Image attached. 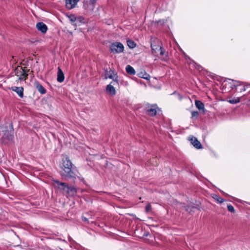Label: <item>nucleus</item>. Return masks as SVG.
<instances>
[{"label": "nucleus", "instance_id": "f257e3e1", "mask_svg": "<svg viewBox=\"0 0 250 250\" xmlns=\"http://www.w3.org/2000/svg\"><path fill=\"white\" fill-rule=\"evenodd\" d=\"M2 131L3 134L2 137V141L3 143H7L8 141L9 142H13L14 140L13 130L12 125H9V129L6 127Z\"/></svg>", "mask_w": 250, "mask_h": 250}, {"label": "nucleus", "instance_id": "f03ea898", "mask_svg": "<svg viewBox=\"0 0 250 250\" xmlns=\"http://www.w3.org/2000/svg\"><path fill=\"white\" fill-rule=\"evenodd\" d=\"M29 71V69L23 68L21 66H18L15 69V75L19 77V79L21 81H25L27 79Z\"/></svg>", "mask_w": 250, "mask_h": 250}, {"label": "nucleus", "instance_id": "7ed1b4c3", "mask_svg": "<svg viewBox=\"0 0 250 250\" xmlns=\"http://www.w3.org/2000/svg\"><path fill=\"white\" fill-rule=\"evenodd\" d=\"M61 176L65 178H71L75 177V174L72 169V167H65L61 168Z\"/></svg>", "mask_w": 250, "mask_h": 250}, {"label": "nucleus", "instance_id": "20e7f679", "mask_svg": "<svg viewBox=\"0 0 250 250\" xmlns=\"http://www.w3.org/2000/svg\"><path fill=\"white\" fill-rule=\"evenodd\" d=\"M110 49L113 53H120L123 52L124 47L122 43L116 42L110 45Z\"/></svg>", "mask_w": 250, "mask_h": 250}, {"label": "nucleus", "instance_id": "39448f33", "mask_svg": "<svg viewBox=\"0 0 250 250\" xmlns=\"http://www.w3.org/2000/svg\"><path fill=\"white\" fill-rule=\"evenodd\" d=\"M115 76L116 74H115V72L112 70H110L109 71L106 70L105 72V78L106 79L107 78L113 79L114 80V82H112L111 83H116L117 84V81H116L115 80Z\"/></svg>", "mask_w": 250, "mask_h": 250}, {"label": "nucleus", "instance_id": "423d86ee", "mask_svg": "<svg viewBox=\"0 0 250 250\" xmlns=\"http://www.w3.org/2000/svg\"><path fill=\"white\" fill-rule=\"evenodd\" d=\"M62 163L61 166V168L72 167V164L69 159L68 157L66 156L62 159Z\"/></svg>", "mask_w": 250, "mask_h": 250}, {"label": "nucleus", "instance_id": "0eeeda50", "mask_svg": "<svg viewBox=\"0 0 250 250\" xmlns=\"http://www.w3.org/2000/svg\"><path fill=\"white\" fill-rule=\"evenodd\" d=\"M36 27L39 31H40L42 33H45L47 30V26L42 22L37 23L36 24Z\"/></svg>", "mask_w": 250, "mask_h": 250}, {"label": "nucleus", "instance_id": "6e6552de", "mask_svg": "<svg viewBox=\"0 0 250 250\" xmlns=\"http://www.w3.org/2000/svg\"><path fill=\"white\" fill-rule=\"evenodd\" d=\"M11 89L16 92L21 98L23 97V88L22 87L12 86Z\"/></svg>", "mask_w": 250, "mask_h": 250}, {"label": "nucleus", "instance_id": "1a4fd4ad", "mask_svg": "<svg viewBox=\"0 0 250 250\" xmlns=\"http://www.w3.org/2000/svg\"><path fill=\"white\" fill-rule=\"evenodd\" d=\"M55 182L57 184L58 188L62 190L63 192L66 193L67 188L68 187V186L66 185V183L60 182L58 180L55 181Z\"/></svg>", "mask_w": 250, "mask_h": 250}, {"label": "nucleus", "instance_id": "9d476101", "mask_svg": "<svg viewBox=\"0 0 250 250\" xmlns=\"http://www.w3.org/2000/svg\"><path fill=\"white\" fill-rule=\"evenodd\" d=\"M189 140L191 143L196 148L199 149L202 147V145L200 142L197 140V139L194 137H191L190 138Z\"/></svg>", "mask_w": 250, "mask_h": 250}, {"label": "nucleus", "instance_id": "9b49d317", "mask_svg": "<svg viewBox=\"0 0 250 250\" xmlns=\"http://www.w3.org/2000/svg\"><path fill=\"white\" fill-rule=\"evenodd\" d=\"M77 0H65L66 7L68 9H71L76 5Z\"/></svg>", "mask_w": 250, "mask_h": 250}, {"label": "nucleus", "instance_id": "f8f14e48", "mask_svg": "<svg viewBox=\"0 0 250 250\" xmlns=\"http://www.w3.org/2000/svg\"><path fill=\"white\" fill-rule=\"evenodd\" d=\"M77 193V189L75 188L72 186H68L67 188L66 193L69 196H73Z\"/></svg>", "mask_w": 250, "mask_h": 250}, {"label": "nucleus", "instance_id": "ddd939ff", "mask_svg": "<svg viewBox=\"0 0 250 250\" xmlns=\"http://www.w3.org/2000/svg\"><path fill=\"white\" fill-rule=\"evenodd\" d=\"M183 207L185 208V210L186 211L189 213H191V212H194L196 209H199L197 207L193 206L191 203L188 204V205L186 206H185Z\"/></svg>", "mask_w": 250, "mask_h": 250}, {"label": "nucleus", "instance_id": "4468645a", "mask_svg": "<svg viewBox=\"0 0 250 250\" xmlns=\"http://www.w3.org/2000/svg\"><path fill=\"white\" fill-rule=\"evenodd\" d=\"M157 113L156 107L155 105H152L150 108L146 111V114L148 115L153 116Z\"/></svg>", "mask_w": 250, "mask_h": 250}, {"label": "nucleus", "instance_id": "2eb2a0df", "mask_svg": "<svg viewBox=\"0 0 250 250\" xmlns=\"http://www.w3.org/2000/svg\"><path fill=\"white\" fill-rule=\"evenodd\" d=\"M64 76L63 72L60 67H58L57 81L60 83H62L64 81Z\"/></svg>", "mask_w": 250, "mask_h": 250}, {"label": "nucleus", "instance_id": "dca6fc26", "mask_svg": "<svg viewBox=\"0 0 250 250\" xmlns=\"http://www.w3.org/2000/svg\"><path fill=\"white\" fill-rule=\"evenodd\" d=\"M68 18L71 23L75 26L77 25L76 22L77 21H80L79 20L80 18H77V17L74 15H70V16H68Z\"/></svg>", "mask_w": 250, "mask_h": 250}, {"label": "nucleus", "instance_id": "f3484780", "mask_svg": "<svg viewBox=\"0 0 250 250\" xmlns=\"http://www.w3.org/2000/svg\"><path fill=\"white\" fill-rule=\"evenodd\" d=\"M106 91L108 93L112 95H114L116 93L115 89L111 84H108L106 87Z\"/></svg>", "mask_w": 250, "mask_h": 250}, {"label": "nucleus", "instance_id": "a211bd4d", "mask_svg": "<svg viewBox=\"0 0 250 250\" xmlns=\"http://www.w3.org/2000/svg\"><path fill=\"white\" fill-rule=\"evenodd\" d=\"M126 72L131 75L135 74V71L134 69L130 65H127L125 67Z\"/></svg>", "mask_w": 250, "mask_h": 250}, {"label": "nucleus", "instance_id": "6ab92c4d", "mask_svg": "<svg viewBox=\"0 0 250 250\" xmlns=\"http://www.w3.org/2000/svg\"><path fill=\"white\" fill-rule=\"evenodd\" d=\"M195 104L196 107L199 110H204V104L200 101L196 100L195 102Z\"/></svg>", "mask_w": 250, "mask_h": 250}, {"label": "nucleus", "instance_id": "aec40b11", "mask_svg": "<svg viewBox=\"0 0 250 250\" xmlns=\"http://www.w3.org/2000/svg\"><path fill=\"white\" fill-rule=\"evenodd\" d=\"M36 88L37 90L42 94L46 93V90L45 88L40 83H38L36 84Z\"/></svg>", "mask_w": 250, "mask_h": 250}, {"label": "nucleus", "instance_id": "412c9836", "mask_svg": "<svg viewBox=\"0 0 250 250\" xmlns=\"http://www.w3.org/2000/svg\"><path fill=\"white\" fill-rule=\"evenodd\" d=\"M228 102L231 104H235L240 102V98L239 97L234 98L232 99H230V100H228Z\"/></svg>", "mask_w": 250, "mask_h": 250}, {"label": "nucleus", "instance_id": "4be33fe9", "mask_svg": "<svg viewBox=\"0 0 250 250\" xmlns=\"http://www.w3.org/2000/svg\"><path fill=\"white\" fill-rule=\"evenodd\" d=\"M140 77L143 78L146 80H149L150 78V76L146 72L144 73L141 72L139 74Z\"/></svg>", "mask_w": 250, "mask_h": 250}, {"label": "nucleus", "instance_id": "5701e85b", "mask_svg": "<svg viewBox=\"0 0 250 250\" xmlns=\"http://www.w3.org/2000/svg\"><path fill=\"white\" fill-rule=\"evenodd\" d=\"M127 45L130 48H133L136 46V43L132 40H128L127 41Z\"/></svg>", "mask_w": 250, "mask_h": 250}, {"label": "nucleus", "instance_id": "b1692460", "mask_svg": "<svg viewBox=\"0 0 250 250\" xmlns=\"http://www.w3.org/2000/svg\"><path fill=\"white\" fill-rule=\"evenodd\" d=\"M212 197L216 201H217L219 203H222L224 202V200L223 198L219 197L218 195L216 194H213Z\"/></svg>", "mask_w": 250, "mask_h": 250}, {"label": "nucleus", "instance_id": "393cba45", "mask_svg": "<svg viewBox=\"0 0 250 250\" xmlns=\"http://www.w3.org/2000/svg\"><path fill=\"white\" fill-rule=\"evenodd\" d=\"M227 208L229 211L232 212V213H234L235 212L234 208H233V207L232 205H228Z\"/></svg>", "mask_w": 250, "mask_h": 250}, {"label": "nucleus", "instance_id": "a878e982", "mask_svg": "<svg viewBox=\"0 0 250 250\" xmlns=\"http://www.w3.org/2000/svg\"><path fill=\"white\" fill-rule=\"evenodd\" d=\"M199 116V113L197 111H192L191 112V118H197Z\"/></svg>", "mask_w": 250, "mask_h": 250}, {"label": "nucleus", "instance_id": "bb28decb", "mask_svg": "<svg viewBox=\"0 0 250 250\" xmlns=\"http://www.w3.org/2000/svg\"><path fill=\"white\" fill-rule=\"evenodd\" d=\"M235 83H234L232 85V86H231L232 88H233V87H236L238 86H239V83L240 82H238V81H235Z\"/></svg>", "mask_w": 250, "mask_h": 250}, {"label": "nucleus", "instance_id": "cd10ccee", "mask_svg": "<svg viewBox=\"0 0 250 250\" xmlns=\"http://www.w3.org/2000/svg\"><path fill=\"white\" fill-rule=\"evenodd\" d=\"M151 209V205L148 204L146 207V212H149Z\"/></svg>", "mask_w": 250, "mask_h": 250}, {"label": "nucleus", "instance_id": "c85d7f7f", "mask_svg": "<svg viewBox=\"0 0 250 250\" xmlns=\"http://www.w3.org/2000/svg\"><path fill=\"white\" fill-rule=\"evenodd\" d=\"M160 55H164V50L163 49V48L162 47H160Z\"/></svg>", "mask_w": 250, "mask_h": 250}, {"label": "nucleus", "instance_id": "c756f323", "mask_svg": "<svg viewBox=\"0 0 250 250\" xmlns=\"http://www.w3.org/2000/svg\"><path fill=\"white\" fill-rule=\"evenodd\" d=\"M247 90H249V92H250V85H245Z\"/></svg>", "mask_w": 250, "mask_h": 250}, {"label": "nucleus", "instance_id": "7c9ffc66", "mask_svg": "<svg viewBox=\"0 0 250 250\" xmlns=\"http://www.w3.org/2000/svg\"><path fill=\"white\" fill-rule=\"evenodd\" d=\"M246 90H247V89H246V87L245 86H244V87L242 89H241V92L245 91Z\"/></svg>", "mask_w": 250, "mask_h": 250}, {"label": "nucleus", "instance_id": "2f4dec72", "mask_svg": "<svg viewBox=\"0 0 250 250\" xmlns=\"http://www.w3.org/2000/svg\"><path fill=\"white\" fill-rule=\"evenodd\" d=\"M97 0H90V2L92 3H95L96 1Z\"/></svg>", "mask_w": 250, "mask_h": 250}, {"label": "nucleus", "instance_id": "473e14b6", "mask_svg": "<svg viewBox=\"0 0 250 250\" xmlns=\"http://www.w3.org/2000/svg\"><path fill=\"white\" fill-rule=\"evenodd\" d=\"M83 221H87V219H86V218H85V217H84V218H83Z\"/></svg>", "mask_w": 250, "mask_h": 250}, {"label": "nucleus", "instance_id": "72a5a7b5", "mask_svg": "<svg viewBox=\"0 0 250 250\" xmlns=\"http://www.w3.org/2000/svg\"><path fill=\"white\" fill-rule=\"evenodd\" d=\"M223 192V193L224 195H225L226 196H229V195H228L227 193H226L223 192Z\"/></svg>", "mask_w": 250, "mask_h": 250}, {"label": "nucleus", "instance_id": "f704fd0d", "mask_svg": "<svg viewBox=\"0 0 250 250\" xmlns=\"http://www.w3.org/2000/svg\"><path fill=\"white\" fill-rule=\"evenodd\" d=\"M151 48H152V51H153V53L154 52V49L153 48V47H152V46L151 45Z\"/></svg>", "mask_w": 250, "mask_h": 250}, {"label": "nucleus", "instance_id": "c9c22d12", "mask_svg": "<svg viewBox=\"0 0 250 250\" xmlns=\"http://www.w3.org/2000/svg\"><path fill=\"white\" fill-rule=\"evenodd\" d=\"M153 165H155V166H156V165H157V163H156V164H153Z\"/></svg>", "mask_w": 250, "mask_h": 250}]
</instances>
